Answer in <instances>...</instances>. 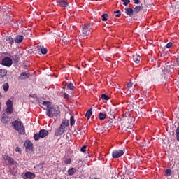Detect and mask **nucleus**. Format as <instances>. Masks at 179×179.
Listing matches in <instances>:
<instances>
[{
  "label": "nucleus",
  "mask_w": 179,
  "mask_h": 179,
  "mask_svg": "<svg viewBox=\"0 0 179 179\" xmlns=\"http://www.w3.org/2000/svg\"><path fill=\"white\" fill-rule=\"evenodd\" d=\"M43 106L46 107V115L49 118H52L53 117H58L61 114L59 108L57 105H52L50 102L43 101Z\"/></svg>",
  "instance_id": "nucleus-1"
},
{
  "label": "nucleus",
  "mask_w": 179,
  "mask_h": 179,
  "mask_svg": "<svg viewBox=\"0 0 179 179\" xmlns=\"http://www.w3.org/2000/svg\"><path fill=\"white\" fill-rule=\"evenodd\" d=\"M69 127V120H64L62 122L60 126L56 129L55 131V136H61L65 132V128Z\"/></svg>",
  "instance_id": "nucleus-2"
},
{
  "label": "nucleus",
  "mask_w": 179,
  "mask_h": 179,
  "mask_svg": "<svg viewBox=\"0 0 179 179\" xmlns=\"http://www.w3.org/2000/svg\"><path fill=\"white\" fill-rule=\"evenodd\" d=\"M13 126L15 131H18L19 134L23 135L24 134V126L22 124V122L16 120L13 122Z\"/></svg>",
  "instance_id": "nucleus-3"
},
{
  "label": "nucleus",
  "mask_w": 179,
  "mask_h": 179,
  "mask_svg": "<svg viewBox=\"0 0 179 179\" xmlns=\"http://www.w3.org/2000/svg\"><path fill=\"white\" fill-rule=\"evenodd\" d=\"M48 136V131L45 129H41L39 131L38 134H35L34 135V138L35 141L40 140V138H45V136Z\"/></svg>",
  "instance_id": "nucleus-4"
},
{
  "label": "nucleus",
  "mask_w": 179,
  "mask_h": 179,
  "mask_svg": "<svg viewBox=\"0 0 179 179\" xmlns=\"http://www.w3.org/2000/svg\"><path fill=\"white\" fill-rule=\"evenodd\" d=\"M13 64V61L9 57H4L1 61V65L3 66H7V68H10Z\"/></svg>",
  "instance_id": "nucleus-5"
},
{
  "label": "nucleus",
  "mask_w": 179,
  "mask_h": 179,
  "mask_svg": "<svg viewBox=\"0 0 179 179\" xmlns=\"http://www.w3.org/2000/svg\"><path fill=\"white\" fill-rule=\"evenodd\" d=\"M6 105L7 106L6 113L12 114L13 113V101L8 99L6 102Z\"/></svg>",
  "instance_id": "nucleus-6"
},
{
  "label": "nucleus",
  "mask_w": 179,
  "mask_h": 179,
  "mask_svg": "<svg viewBox=\"0 0 179 179\" xmlns=\"http://www.w3.org/2000/svg\"><path fill=\"white\" fill-rule=\"evenodd\" d=\"M121 156H124V150H115L112 152V157L113 159H120Z\"/></svg>",
  "instance_id": "nucleus-7"
},
{
  "label": "nucleus",
  "mask_w": 179,
  "mask_h": 179,
  "mask_svg": "<svg viewBox=\"0 0 179 179\" xmlns=\"http://www.w3.org/2000/svg\"><path fill=\"white\" fill-rule=\"evenodd\" d=\"M82 29V36L83 37H86V36H89V34H90V28L89 27L83 25Z\"/></svg>",
  "instance_id": "nucleus-8"
},
{
  "label": "nucleus",
  "mask_w": 179,
  "mask_h": 179,
  "mask_svg": "<svg viewBox=\"0 0 179 179\" xmlns=\"http://www.w3.org/2000/svg\"><path fill=\"white\" fill-rule=\"evenodd\" d=\"M3 159L5 162H7V163L8 164V166H12L15 164V160L11 157H9L8 155H4Z\"/></svg>",
  "instance_id": "nucleus-9"
},
{
  "label": "nucleus",
  "mask_w": 179,
  "mask_h": 179,
  "mask_svg": "<svg viewBox=\"0 0 179 179\" xmlns=\"http://www.w3.org/2000/svg\"><path fill=\"white\" fill-rule=\"evenodd\" d=\"M24 146L27 150L30 151L31 149H33V143H31V142H30L29 140L25 141Z\"/></svg>",
  "instance_id": "nucleus-10"
},
{
  "label": "nucleus",
  "mask_w": 179,
  "mask_h": 179,
  "mask_svg": "<svg viewBox=\"0 0 179 179\" xmlns=\"http://www.w3.org/2000/svg\"><path fill=\"white\" fill-rule=\"evenodd\" d=\"M124 10L125 13L129 16H134V9L127 7L124 8Z\"/></svg>",
  "instance_id": "nucleus-11"
},
{
  "label": "nucleus",
  "mask_w": 179,
  "mask_h": 179,
  "mask_svg": "<svg viewBox=\"0 0 179 179\" xmlns=\"http://www.w3.org/2000/svg\"><path fill=\"white\" fill-rule=\"evenodd\" d=\"M24 177L29 179L36 178V174L31 173V172H26L24 174Z\"/></svg>",
  "instance_id": "nucleus-12"
},
{
  "label": "nucleus",
  "mask_w": 179,
  "mask_h": 179,
  "mask_svg": "<svg viewBox=\"0 0 179 179\" xmlns=\"http://www.w3.org/2000/svg\"><path fill=\"white\" fill-rule=\"evenodd\" d=\"M29 75L30 74L26 72H22L19 76V79H20L21 80H24V79H27L29 78Z\"/></svg>",
  "instance_id": "nucleus-13"
},
{
  "label": "nucleus",
  "mask_w": 179,
  "mask_h": 179,
  "mask_svg": "<svg viewBox=\"0 0 179 179\" xmlns=\"http://www.w3.org/2000/svg\"><path fill=\"white\" fill-rule=\"evenodd\" d=\"M22 41H23V36L17 35L15 38V42L17 43V44H20V43H22Z\"/></svg>",
  "instance_id": "nucleus-14"
},
{
  "label": "nucleus",
  "mask_w": 179,
  "mask_h": 179,
  "mask_svg": "<svg viewBox=\"0 0 179 179\" xmlns=\"http://www.w3.org/2000/svg\"><path fill=\"white\" fill-rule=\"evenodd\" d=\"M133 61L136 62V64H139L141 62V57L138 55H133Z\"/></svg>",
  "instance_id": "nucleus-15"
},
{
  "label": "nucleus",
  "mask_w": 179,
  "mask_h": 179,
  "mask_svg": "<svg viewBox=\"0 0 179 179\" xmlns=\"http://www.w3.org/2000/svg\"><path fill=\"white\" fill-rule=\"evenodd\" d=\"M6 41H7V43H8V44H10L11 45H13V44L15 43V41L11 36L6 37Z\"/></svg>",
  "instance_id": "nucleus-16"
},
{
  "label": "nucleus",
  "mask_w": 179,
  "mask_h": 179,
  "mask_svg": "<svg viewBox=\"0 0 179 179\" xmlns=\"http://www.w3.org/2000/svg\"><path fill=\"white\" fill-rule=\"evenodd\" d=\"M38 51H41V54H47V48H44V46H38Z\"/></svg>",
  "instance_id": "nucleus-17"
},
{
  "label": "nucleus",
  "mask_w": 179,
  "mask_h": 179,
  "mask_svg": "<svg viewBox=\"0 0 179 179\" xmlns=\"http://www.w3.org/2000/svg\"><path fill=\"white\" fill-rule=\"evenodd\" d=\"M8 73V71L6 69H0V78H5Z\"/></svg>",
  "instance_id": "nucleus-18"
},
{
  "label": "nucleus",
  "mask_w": 179,
  "mask_h": 179,
  "mask_svg": "<svg viewBox=\"0 0 179 179\" xmlns=\"http://www.w3.org/2000/svg\"><path fill=\"white\" fill-rule=\"evenodd\" d=\"M59 5H60L62 8H66L68 6V2L65 0H62L59 2Z\"/></svg>",
  "instance_id": "nucleus-19"
},
{
  "label": "nucleus",
  "mask_w": 179,
  "mask_h": 179,
  "mask_svg": "<svg viewBox=\"0 0 179 179\" xmlns=\"http://www.w3.org/2000/svg\"><path fill=\"white\" fill-rule=\"evenodd\" d=\"M143 9V6H137L134 8V11L135 12V13H138L141 12V10H142Z\"/></svg>",
  "instance_id": "nucleus-20"
},
{
  "label": "nucleus",
  "mask_w": 179,
  "mask_h": 179,
  "mask_svg": "<svg viewBox=\"0 0 179 179\" xmlns=\"http://www.w3.org/2000/svg\"><path fill=\"white\" fill-rule=\"evenodd\" d=\"M99 117L101 121H103V120H106V118H107V115L106 113H99Z\"/></svg>",
  "instance_id": "nucleus-21"
},
{
  "label": "nucleus",
  "mask_w": 179,
  "mask_h": 179,
  "mask_svg": "<svg viewBox=\"0 0 179 179\" xmlns=\"http://www.w3.org/2000/svg\"><path fill=\"white\" fill-rule=\"evenodd\" d=\"M92 108L89 109L86 114H85V117L87 120H90V117H92Z\"/></svg>",
  "instance_id": "nucleus-22"
},
{
  "label": "nucleus",
  "mask_w": 179,
  "mask_h": 179,
  "mask_svg": "<svg viewBox=\"0 0 179 179\" xmlns=\"http://www.w3.org/2000/svg\"><path fill=\"white\" fill-rule=\"evenodd\" d=\"M75 173H76V169L75 168H71L70 169L68 170L69 176H73Z\"/></svg>",
  "instance_id": "nucleus-23"
},
{
  "label": "nucleus",
  "mask_w": 179,
  "mask_h": 179,
  "mask_svg": "<svg viewBox=\"0 0 179 179\" xmlns=\"http://www.w3.org/2000/svg\"><path fill=\"white\" fill-rule=\"evenodd\" d=\"M2 86L4 92H8L9 90V84L8 83H4Z\"/></svg>",
  "instance_id": "nucleus-24"
},
{
  "label": "nucleus",
  "mask_w": 179,
  "mask_h": 179,
  "mask_svg": "<svg viewBox=\"0 0 179 179\" xmlns=\"http://www.w3.org/2000/svg\"><path fill=\"white\" fill-rule=\"evenodd\" d=\"M70 124L71 127H73L75 125V117L71 116L70 117Z\"/></svg>",
  "instance_id": "nucleus-25"
},
{
  "label": "nucleus",
  "mask_w": 179,
  "mask_h": 179,
  "mask_svg": "<svg viewBox=\"0 0 179 179\" xmlns=\"http://www.w3.org/2000/svg\"><path fill=\"white\" fill-rule=\"evenodd\" d=\"M113 13L115 14V16L116 17H121V11H120L119 10L114 11Z\"/></svg>",
  "instance_id": "nucleus-26"
},
{
  "label": "nucleus",
  "mask_w": 179,
  "mask_h": 179,
  "mask_svg": "<svg viewBox=\"0 0 179 179\" xmlns=\"http://www.w3.org/2000/svg\"><path fill=\"white\" fill-rule=\"evenodd\" d=\"M176 141L179 142V127L176 128Z\"/></svg>",
  "instance_id": "nucleus-27"
},
{
  "label": "nucleus",
  "mask_w": 179,
  "mask_h": 179,
  "mask_svg": "<svg viewBox=\"0 0 179 179\" xmlns=\"http://www.w3.org/2000/svg\"><path fill=\"white\" fill-rule=\"evenodd\" d=\"M165 176L166 177H169V176H171V169H166L165 171Z\"/></svg>",
  "instance_id": "nucleus-28"
},
{
  "label": "nucleus",
  "mask_w": 179,
  "mask_h": 179,
  "mask_svg": "<svg viewBox=\"0 0 179 179\" xmlns=\"http://www.w3.org/2000/svg\"><path fill=\"white\" fill-rule=\"evenodd\" d=\"M121 1L123 2V5H124V6H127V5L131 3V1L129 0H121Z\"/></svg>",
  "instance_id": "nucleus-29"
},
{
  "label": "nucleus",
  "mask_w": 179,
  "mask_h": 179,
  "mask_svg": "<svg viewBox=\"0 0 179 179\" xmlns=\"http://www.w3.org/2000/svg\"><path fill=\"white\" fill-rule=\"evenodd\" d=\"M108 16V14H103L102 15H101V17H102V20H103V22H107V17Z\"/></svg>",
  "instance_id": "nucleus-30"
},
{
  "label": "nucleus",
  "mask_w": 179,
  "mask_h": 179,
  "mask_svg": "<svg viewBox=\"0 0 179 179\" xmlns=\"http://www.w3.org/2000/svg\"><path fill=\"white\" fill-rule=\"evenodd\" d=\"M101 99L102 100H109L110 97L108 95L103 94L101 95Z\"/></svg>",
  "instance_id": "nucleus-31"
},
{
  "label": "nucleus",
  "mask_w": 179,
  "mask_h": 179,
  "mask_svg": "<svg viewBox=\"0 0 179 179\" xmlns=\"http://www.w3.org/2000/svg\"><path fill=\"white\" fill-rule=\"evenodd\" d=\"M64 163L65 164H71V163H72V159H71V158L66 159Z\"/></svg>",
  "instance_id": "nucleus-32"
},
{
  "label": "nucleus",
  "mask_w": 179,
  "mask_h": 179,
  "mask_svg": "<svg viewBox=\"0 0 179 179\" xmlns=\"http://www.w3.org/2000/svg\"><path fill=\"white\" fill-rule=\"evenodd\" d=\"M67 87H68V89H70V90H73V87H75L73 86V84L69 83L67 85Z\"/></svg>",
  "instance_id": "nucleus-33"
},
{
  "label": "nucleus",
  "mask_w": 179,
  "mask_h": 179,
  "mask_svg": "<svg viewBox=\"0 0 179 179\" xmlns=\"http://www.w3.org/2000/svg\"><path fill=\"white\" fill-rule=\"evenodd\" d=\"M171 47H173V43L171 42L168 43L166 45V48H171Z\"/></svg>",
  "instance_id": "nucleus-34"
},
{
  "label": "nucleus",
  "mask_w": 179,
  "mask_h": 179,
  "mask_svg": "<svg viewBox=\"0 0 179 179\" xmlns=\"http://www.w3.org/2000/svg\"><path fill=\"white\" fill-rule=\"evenodd\" d=\"M36 167L41 170V169H43V167H44V164L41 163V164L36 165Z\"/></svg>",
  "instance_id": "nucleus-35"
},
{
  "label": "nucleus",
  "mask_w": 179,
  "mask_h": 179,
  "mask_svg": "<svg viewBox=\"0 0 179 179\" xmlns=\"http://www.w3.org/2000/svg\"><path fill=\"white\" fill-rule=\"evenodd\" d=\"M134 85V83H132V82H129L127 83V87H128V89H131V87H132V85Z\"/></svg>",
  "instance_id": "nucleus-36"
},
{
  "label": "nucleus",
  "mask_w": 179,
  "mask_h": 179,
  "mask_svg": "<svg viewBox=\"0 0 179 179\" xmlns=\"http://www.w3.org/2000/svg\"><path fill=\"white\" fill-rule=\"evenodd\" d=\"M80 150L83 152V153H85V152H86V145L83 146Z\"/></svg>",
  "instance_id": "nucleus-37"
},
{
  "label": "nucleus",
  "mask_w": 179,
  "mask_h": 179,
  "mask_svg": "<svg viewBox=\"0 0 179 179\" xmlns=\"http://www.w3.org/2000/svg\"><path fill=\"white\" fill-rule=\"evenodd\" d=\"M15 152H18V153H21L22 149L19 147H16Z\"/></svg>",
  "instance_id": "nucleus-38"
},
{
  "label": "nucleus",
  "mask_w": 179,
  "mask_h": 179,
  "mask_svg": "<svg viewBox=\"0 0 179 179\" xmlns=\"http://www.w3.org/2000/svg\"><path fill=\"white\" fill-rule=\"evenodd\" d=\"M93 24H94L93 22L90 23L89 27H88L90 28V29H92V26H93Z\"/></svg>",
  "instance_id": "nucleus-39"
},
{
  "label": "nucleus",
  "mask_w": 179,
  "mask_h": 179,
  "mask_svg": "<svg viewBox=\"0 0 179 179\" xmlns=\"http://www.w3.org/2000/svg\"><path fill=\"white\" fill-rule=\"evenodd\" d=\"M134 3H135L136 5H138V3H139V0H135V1H134Z\"/></svg>",
  "instance_id": "nucleus-40"
},
{
  "label": "nucleus",
  "mask_w": 179,
  "mask_h": 179,
  "mask_svg": "<svg viewBox=\"0 0 179 179\" xmlns=\"http://www.w3.org/2000/svg\"><path fill=\"white\" fill-rule=\"evenodd\" d=\"M64 97H65V99H66L68 97V94L65 93L64 94Z\"/></svg>",
  "instance_id": "nucleus-41"
},
{
  "label": "nucleus",
  "mask_w": 179,
  "mask_h": 179,
  "mask_svg": "<svg viewBox=\"0 0 179 179\" xmlns=\"http://www.w3.org/2000/svg\"><path fill=\"white\" fill-rule=\"evenodd\" d=\"M128 174H129L130 176H134V172H129V173H128Z\"/></svg>",
  "instance_id": "nucleus-42"
},
{
  "label": "nucleus",
  "mask_w": 179,
  "mask_h": 179,
  "mask_svg": "<svg viewBox=\"0 0 179 179\" xmlns=\"http://www.w3.org/2000/svg\"><path fill=\"white\" fill-rule=\"evenodd\" d=\"M133 1H135V0H133Z\"/></svg>",
  "instance_id": "nucleus-43"
}]
</instances>
